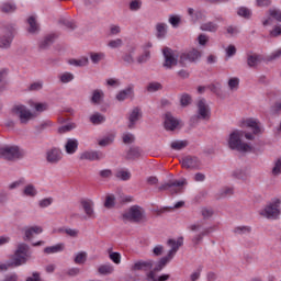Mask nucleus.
<instances>
[{
    "label": "nucleus",
    "instance_id": "f257e3e1",
    "mask_svg": "<svg viewBox=\"0 0 281 281\" xmlns=\"http://www.w3.org/2000/svg\"><path fill=\"white\" fill-rule=\"evenodd\" d=\"M30 260V246L25 243L18 245L14 255L11 260L7 263H0V271H8L9 269H14L15 267H21L27 263Z\"/></svg>",
    "mask_w": 281,
    "mask_h": 281
},
{
    "label": "nucleus",
    "instance_id": "f03ea898",
    "mask_svg": "<svg viewBox=\"0 0 281 281\" xmlns=\"http://www.w3.org/2000/svg\"><path fill=\"white\" fill-rule=\"evenodd\" d=\"M244 131L235 130L229 134L228 137V148L231 150H237L238 153H251L254 148L251 145L243 142Z\"/></svg>",
    "mask_w": 281,
    "mask_h": 281
},
{
    "label": "nucleus",
    "instance_id": "7ed1b4c3",
    "mask_svg": "<svg viewBox=\"0 0 281 281\" xmlns=\"http://www.w3.org/2000/svg\"><path fill=\"white\" fill-rule=\"evenodd\" d=\"M280 204L281 200L276 199L272 203L268 204L265 209L259 211L260 216H265V218L276 221L278 216H280Z\"/></svg>",
    "mask_w": 281,
    "mask_h": 281
},
{
    "label": "nucleus",
    "instance_id": "20e7f679",
    "mask_svg": "<svg viewBox=\"0 0 281 281\" xmlns=\"http://www.w3.org/2000/svg\"><path fill=\"white\" fill-rule=\"evenodd\" d=\"M14 115L19 117L20 124H29L31 120H34L36 117V114L32 112V110L27 109V106L23 104H18L12 109Z\"/></svg>",
    "mask_w": 281,
    "mask_h": 281
},
{
    "label": "nucleus",
    "instance_id": "39448f33",
    "mask_svg": "<svg viewBox=\"0 0 281 281\" xmlns=\"http://www.w3.org/2000/svg\"><path fill=\"white\" fill-rule=\"evenodd\" d=\"M188 184L186 179L169 181L167 183L161 184L158 190L159 192L168 191L170 194H179L183 190V187Z\"/></svg>",
    "mask_w": 281,
    "mask_h": 281
},
{
    "label": "nucleus",
    "instance_id": "423d86ee",
    "mask_svg": "<svg viewBox=\"0 0 281 281\" xmlns=\"http://www.w3.org/2000/svg\"><path fill=\"white\" fill-rule=\"evenodd\" d=\"M245 124L248 128L252 130V134L244 132V136L250 142H254V139H256V136L254 135H262V133H265V130H262V125H260V121L256 119H248L246 120Z\"/></svg>",
    "mask_w": 281,
    "mask_h": 281
},
{
    "label": "nucleus",
    "instance_id": "0eeeda50",
    "mask_svg": "<svg viewBox=\"0 0 281 281\" xmlns=\"http://www.w3.org/2000/svg\"><path fill=\"white\" fill-rule=\"evenodd\" d=\"M0 158L7 159V161H14V159H21V149L19 146H4L0 147Z\"/></svg>",
    "mask_w": 281,
    "mask_h": 281
},
{
    "label": "nucleus",
    "instance_id": "6e6552de",
    "mask_svg": "<svg viewBox=\"0 0 281 281\" xmlns=\"http://www.w3.org/2000/svg\"><path fill=\"white\" fill-rule=\"evenodd\" d=\"M162 54L165 58L162 67H165V69H172V67H177V65H179V55H177L175 50L166 47L164 48Z\"/></svg>",
    "mask_w": 281,
    "mask_h": 281
},
{
    "label": "nucleus",
    "instance_id": "1a4fd4ad",
    "mask_svg": "<svg viewBox=\"0 0 281 281\" xmlns=\"http://www.w3.org/2000/svg\"><path fill=\"white\" fill-rule=\"evenodd\" d=\"M198 111L196 115L192 117V120H204L207 121L212 116V111L210 110V105L205 101V99H201L196 103Z\"/></svg>",
    "mask_w": 281,
    "mask_h": 281
},
{
    "label": "nucleus",
    "instance_id": "9d476101",
    "mask_svg": "<svg viewBox=\"0 0 281 281\" xmlns=\"http://www.w3.org/2000/svg\"><path fill=\"white\" fill-rule=\"evenodd\" d=\"M45 159L50 166H57L63 161V150L58 147H52L46 150Z\"/></svg>",
    "mask_w": 281,
    "mask_h": 281
},
{
    "label": "nucleus",
    "instance_id": "9b49d317",
    "mask_svg": "<svg viewBox=\"0 0 281 281\" xmlns=\"http://www.w3.org/2000/svg\"><path fill=\"white\" fill-rule=\"evenodd\" d=\"M201 58V52L196 48L189 50L188 53H182L180 55L179 63L182 67H186L188 63H196Z\"/></svg>",
    "mask_w": 281,
    "mask_h": 281
},
{
    "label": "nucleus",
    "instance_id": "f8f14e48",
    "mask_svg": "<svg viewBox=\"0 0 281 281\" xmlns=\"http://www.w3.org/2000/svg\"><path fill=\"white\" fill-rule=\"evenodd\" d=\"M123 218L125 221H131V223H139L142 218H144V214L142 213V207L137 205L132 206L127 212L123 214Z\"/></svg>",
    "mask_w": 281,
    "mask_h": 281
},
{
    "label": "nucleus",
    "instance_id": "ddd939ff",
    "mask_svg": "<svg viewBox=\"0 0 281 281\" xmlns=\"http://www.w3.org/2000/svg\"><path fill=\"white\" fill-rule=\"evenodd\" d=\"M182 168L187 170H199L201 168V160L194 156H187L181 160Z\"/></svg>",
    "mask_w": 281,
    "mask_h": 281
},
{
    "label": "nucleus",
    "instance_id": "4468645a",
    "mask_svg": "<svg viewBox=\"0 0 281 281\" xmlns=\"http://www.w3.org/2000/svg\"><path fill=\"white\" fill-rule=\"evenodd\" d=\"M81 161H100L104 159V154L97 150H86L80 154Z\"/></svg>",
    "mask_w": 281,
    "mask_h": 281
},
{
    "label": "nucleus",
    "instance_id": "2eb2a0df",
    "mask_svg": "<svg viewBox=\"0 0 281 281\" xmlns=\"http://www.w3.org/2000/svg\"><path fill=\"white\" fill-rule=\"evenodd\" d=\"M167 245L170 247L167 256L172 259L177 256V251H179L180 247H183V237H179L177 240L168 239Z\"/></svg>",
    "mask_w": 281,
    "mask_h": 281
},
{
    "label": "nucleus",
    "instance_id": "dca6fc26",
    "mask_svg": "<svg viewBox=\"0 0 281 281\" xmlns=\"http://www.w3.org/2000/svg\"><path fill=\"white\" fill-rule=\"evenodd\" d=\"M153 269V261L151 260H139L136 261L132 267L131 271H150Z\"/></svg>",
    "mask_w": 281,
    "mask_h": 281
},
{
    "label": "nucleus",
    "instance_id": "f3484780",
    "mask_svg": "<svg viewBox=\"0 0 281 281\" xmlns=\"http://www.w3.org/2000/svg\"><path fill=\"white\" fill-rule=\"evenodd\" d=\"M179 126V120L172 116L171 113L165 114V128L166 131H175Z\"/></svg>",
    "mask_w": 281,
    "mask_h": 281
},
{
    "label": "nucleus",
    "instance_id": "a211bd4d",
    "mask_svg": "<svg viewBox=\"0 0 281 281\" xmlns=\"http://www.w3.org/2000/svg\"><path fill=\"white\" fill-rule=\"evenodd\" d=\"M93 201L91 200H82L81 206L85 211L87 218H95V211L93 210Z\"/></svg>",
    "mask_w": 281,
    "mask_h": 281
},
{
    "label": "nucleus",
    "instance_id": "6ab92c4d",
    "mask_svg": "<svg viewBox=\"0 0 281 281\" xmlns=\"http://www.w3.org/2000/svg\"><path fill=\"white\" fill-rule=\"evenodd\" d=\"M142 117V110L139 108H134L128 116V128H135V124L139 122Z\"/></svg>",
    "mask_w": 281,
    "mask_h": 281
},
{
    "label": "nucleus",
    "instance_id": "aec40b11",
    "mask_svg": "<svg viewBox=\"0 0 281 281\" xmlns=\"http://www.w3.org/2000/svg\"><path fill=\"white\" fill-rule=\"evenodd\" d=\"M104 101V91L101 89H95L92 91L90 102L91 104H94L95 106L102 104Z\"/></svg>",
    "mask_w": 281,
    "mask_h": 281
},
{
    "label": "nucleus",
    "instance_id": "412c9836",
    "mask_svg": "<svg viewBox=\"0 0 281 281\" xmlns=\"http://www.w3.org/2000/svg\"><path fill=\"white\" fill-rule=\"evenodd\" d=\"M78 139L76 138H68L66 144H65V151L67 155H75V153L78 151Z\"/></svg>",
    "mask_w": 281,
    "mask_h": 281
},
{
    "label": "nucleus",
    "instance_id": "4be33fe9",
    "mask_svg": "<svg viewBox=\"0 0 281 281\" xmlns=\"http://www.w3.org/2000/svg\"><path fill=\"white\" fill-rule=\"evenodd\" d=\"M188 14L193 23H198V21H205V19H207L203 11H194L193 8L188 9Z\"/></svg>",
    "mask_w": 281,
    "mask_h": 281
},
{
    "label": "nucleus",
    "instance_id": "5701e85b",
    "mask_svg": "<svg viewBox=\"0 0 281 281\" xmlns=\"http://www.w3.org/2000/svg\"><path fill=\"white\" fill-rule=\"evenodd\" d=\"M43 234V227L41 226H31L24 231V240H32L34 235Z\"/></svg>",
    "mask_w": 281,
    "mask_h": 281
},
{
    "label": "nucleus",
    "instance_id": "b1692460",
    "mask_svg": "<svg viewBox=\"0 0 281 281\" xmlns=\"http://www.w3.org/2000/svg\"><path fill=\"white\" fill-rule=\"evenodd\" d=\"M12 41H14V34L9 32L8 34L0 37V48L1 49H10L12 45Z\"/></svg>",
    "mask_w": 281,
    "mask_h": 281
},
{
    "label": "nucleus",
    "instance_id": "393cba45",
    "mask_svg": "<svg viewBox=\"0 0 281 281\" xmlns=\"http://www.w3.org/2000/svg\"><path fill=\"white\" fill-rule=\"evenodd\" d=\"M261 60H262V58L258 54H254V53L247 54V65L251 69H256V67H258V65H260Z\"/></svg>",
    "mask_w": 281,
    "mask_h": 281
},
{
    "label": "nucleus",
    "instance_id": "a878e982",
    "mask_svg": "<svg viewBox=\"0 0 281 281\" xmlns=\"http://www.w3.org/2000/svg\"><path fill=\"white\" fill-rule=\"evenodd\" d=\"M136 47L132 46L128 48V50L126 53L123 54L122 56V60L124 63H126V65H134L135 64V52H136Z\"/></svg>",
    "mask_w": 281,
    "mask_h": 281
},
{
    "label": "nucleus",
    "instance_id": "bb28decb",
    "mask_svg": "<svg viewBox=\"0 0 281 281\" xmlns=\"http://www.w3.org/2000/svg\"><path fill=\"white\" fill-rule=\"evenodd\" d=\"M131 95H133V86H130V87L125 88L124 90H121L116 94V100L119 102H124V100H128V98H131Z\"/></svg>",
    "mask_w": 281,
    "mask_h": 281
},
{
    "label": "nucleus",
    "instance_id": "cd10ccee",
    "mask_svg": "<svg viewBox=\"0 0 281 281\" xmlns=\"http://www.w3.org/2000/svg\"><path fill=\"white\" fill-rule=\"evenodd\" d=\"M56 40V35L50 34L45 36L41 42H40V49H48L54 45V41Z\"/></svg>",
    "mask_w": 281,
    "mask_h": 281
},
{
    "label": "nucleus",
    "instance_id": "c85d7f7f",
    "mask_svg": "<svg viewBox=\"0 0 281 281\" xmlns=\"http://www.w3.org/2000/svg\"><path fill=\"white\" fill-rule=\"evenodd\" d=\"M68 65L72 67H87L89 65V57L71 58L68 60Z\"/></svg>",
    "mask_w": 281,
    "mask_h": 281
},
{
    "label": "nucleus",
    "instance_id": "c756f323",
    "mask_svg": "<svg viewBox=\"0 0 281 281\" xmlns=\"http://www.w3.org/2000/svg\"><path fill=\"white\" fill-rule=\"evenodd\" d=\"M211 229L210 228H204L201 233L194 235L191 239V243L196 247L198 245H201L203 243L204 236H207L210 234Z\"/></svg>",
    "mask_w": 281,
    "mask_h": 281
},
{
    "label": "nucleus",
    "instance_id": "7c9ffc66",
    "mask_svg": "<svg viewBox=\"0 0 281 281\" xmlns=\"http://www.w3.org/2000/svg\"><path fill=\"white\" fill-rule=\"evenodd\" d=\"M166 34H168V24L157 23L156 24V36H157V38H166Z\"/></svg>",
    "mask_w": 281,
    "mask_h": 281
},
{
    "label": "nucleus",
    "instance_id": "2f4dec72",
    "mask_svg": "<svg viewBox=\"0 0 281 281\" xmlns=\"http://www.w3.org/2000/svg\"><path fill=\"white\" fill-rule=\"evenodd\" d=\"M65 251V244H56L55 246H49L44 248V254H60Z\"/></svg>",
    "mask_w": 281,
    "mask_h": 281
},
{
    "label": "nucleus",
    "instance_id": "473e14b6",
    "mask_svg": "<svg viewBox=\"0 0 281 281\" xmlns=\"http://www.w3.org/2000/svg\"><path fill=\"white\" fill-rule=\"evenodd\" d=\"M200 30L202 32H218V24L214 23V22H206L201 24Z\"/></svg>",
    "mask_w": 281,
    "mask_h": 281
},
{
    "label": "nucleus",
    "instance_id": "72a5a7b5",
    "mask_svg": "<svg viewBox=\"0 0 281 281\" xmlns=\"http://www.w3.org/2000/svg\"><path fill=\"white\" fill-rule=\"evenodd\" d=\"M113 271H115V268H113V266L110 263L101 265L98 268V272L100 273V276H111Z\"/></svg>",
    "mask_w": 281,
    "mask_h": 281
},
{
    "label": "nucleus",
    "instance_id": "f704fd0d",
    "mask_svg": "<svg viewBox=\"0 0 281 281\" xmlns=\"http://www.w3.org/2000/svg\"><path fill=\"white\" fill-rule=\"evenodd\" d=\"M58 233L66 234L67 236H70V238H78V234H80V232L78 229L69 228V227L58 228Z\"/></svg>",
    "mask_w": 281,
    "mask_h": 281
},
{
    "label": "nucleus",
    "instance_id": "c9c22d12",
    "mask_svg": "<svg viewBox=\"0 0 281 281\" xmlns=\"http://www.w3.org/2000/svg\"><path fill=\"white\" fill-rule=\"evenodd\" d=\"M115 177L120 181H131L132 173L128 170L120 169L115 172Z\"/></svg>",
    "mask_w": 281,
    "mask_h": 281
},
{
    "label": "nucleus",
    "instance_id": "e433bc0d",
    "mask_svg": "<svg viewBox=\"0 0 281 281\" xmlns=\"http://www.w3.org/2000/svg\"><path fill=\"white\" fill-rule=\"evenodd\" d=\"M148 60H150V49H144L143 54H140L137 58H136V63L138 65H144L146 63H148Z\"/></svg>",
    "mask_w": 281,
    "mask_h": 281
},
{
    "label": "nucleus",
    "instance_id": "4c0bfd02",
    "mask_svg": "<svg viewBox=\"0 0 281 281\" xmlns=\"http://www.w3.org/2000/svg\"><path fill=\"white\" fill-rule=\"evenodd\" d=\"M27 23L30 25L29 27L30 34H36V32L38 31V23L36 22V18H34L33 15L30 16L27 19Z\"/></svg>",
    "mask_w": 281,
    "mask_h": 281
},
{
    "label": "nucleus",
    "instance_id": "58836bf2",
    "mask_svg": "<svg viewBox=\"0 0 281 281\" xmlns=\"http://www.w3.org/2000/svg\"><path fill=\"white\" fill-rule=\"evenodd\" d=\"M234 234H237V236H247L248 234H251V227L250 226H237L234 228Z\"/></svg>",
    "mask_w": 281,
    "mask_h": 281
},
{
    "label": "nucleus",
    "instance_id": "ea45409f",
    "mask_svg": "<svg viewBox=\"0 0 281 281\" xmlns=\"http://www.w3.org/2000/svg\"><path fill=\"white\" fill-rule=\"evenodd\" d=\"M59 23L61 25H65V27H67V30H76L77 25H76V21L69 19V18H61L59 20Z\"/></svg>",
    "mask_w": 281,
    "mask_h": 281
},
{
    "label": "nucleus",
    "instance_id": "a19ab883",
    "mask_svg": "<svg viewBox=\"0 0 281 281\" xmlns=\"http://www.w3.org/2000/svg\"><path fill=\"white\" fill-rule=\"evenodd\" d=\"M90 122L92 124H104L106 122V117L102 115L101 113H94L90 116Z\"/></svg>",
    "mask_w": 281,
    "mask_h": 281
},
{
    "label": "nucleus",
    "instance_id": "79ce46f5",
    "mask_svg": "<svg viewBox=\"0 0 281 281\" xmlns=\"http://www.w3.org/2000/svg\"><path fill=\"white\" fill-rule=\"evenodd\" d=\"M75 265H85L87 262V251H79L75 255Z\"/></svg>",
    "mask_w": 281,
    "mask_h": 281
},
{
    "label": "nucleus",
    "instance_id": "37998d69",
    "mask_svg": "<svg viewBox=\"0 0 281 281\" xmlns=\"http://www.w3.org/2000/svg\"><path fill=\"white\" fill-rule=\"evenodd\" d=\"M170 260H172V257H169L168 255L166 257H162L157 266L154 268V271H161V269H164L166 267V265H168V262H170Z\"/></svg>",
    "mask_w": 281,
    "mask_h": 281
},
{
    "label": "nucleus",
    "instance_id": "c03bdc74",
    "mask_svg": "<svg viewBox=\"0 0 281 281\" xmlns=\"http://www.w3.org/2000/svg\"><path fill=\"white\" fill-rule=\"evenodd\" d=\"M23 193L25 194V196L34 198L38 194V191L36 190V187H34V184H27L24 188Z\"/></svg>",
    "mask_w": 281,
    "mask_h": 281
},
{
    "label": "nucleus",
    "instance_id": "a18cd8bd",
    "mask_svg": "<svg viewBox=\"0 0 281 281\" xmlns=\"http://www.w3.org/2000/svg\"><path fill=\"white\" fill-rule=\"evenodd\" d=\"M170 146L172 150H183L188 146V140H173Z\"/></svg>",
    "mask_w": 281,
    "mask_h": 281
},
{
    "label": "nucleus",
    "instance_id": "49530a36",
    "mask_svg": "<svg viewBox=\"0 0 281 281\" xmlns=\"http://www.w3.org/2000/svg\"><path fill=\"white\" fill-rule=\"evenodd\" d=\"M104 53H90V60L93 65H98L101 60H104Z\"/></svg>",
    "mask_w": 281,
    "mask_h": 281
},
{
    "label": "nucleus",
    "instance_id": "de8ad7c7",
    "mask_svg": "<svg viewBox=\"0 0 281 281\" xmlns=\"http://www.w3.org/2000/svg\"><path fill=\"white\" fill-rule=\"evenodd\" d=\"M164 89V86L157 81L149 82L147 86V91L149 93H155V91H161Z\"/></svg>",
    "mask_w": 281,
    "mask_h": 281
},
{
    "label": "nucleus",
    "instance_id": "09e8293b",
    "mask_svg": "<svg viewBox=\"0 0 281 281\" xmlns=\"http://www.w3.org/2000/svg\"><path fill=\"white\" fill-rule=\"evenodd\" d=\"M240 85V79L238 77H233L228 80V88L231 91H238Z\"/></svg>",
    "mask_w": 281,
    "mask_h": 281
},
{
    "label": "nucleus",
    "instance_id": "8fccbe9b",
    "mask_svg": "<svg viewBox=\"0 0 281 281\" xmlns=\"http://www.w3.org/2000/svg\"><path fill=\"white\" fill-rule=\"evenodd\" d=\"M1 10L5 13L16 12V4L14 2H5L2 4Z\"/></svg>",
    "mask_w": 281,
    "mask_h": 281
},
{
    "label": "nucleus",
    "instance_id": "3c124183",
    "mask_svg": "<svg viewBox=\"0 0 281 281\" xmlns=\"http://www.w3.org/2000/svg\"><path fill=\"white\" fill-rule=\"evenodd\" d=\"M123 45L124 41H122V38L111 40L108 43V47H110V49H120V47H122Z\"/></svg>",
    "mask_w": 281,
    "mask_h": 281
},
{
    "label": "nucleus",
    "instance_id": "603ef678",
    "mask_svg": "<svg viewBox=\"0 0 281 281\" xmlns=\"http://www.w3.org/2000/svg\"><path fill=\"white\" fill-rule=\"evenodd\" d=\"M76 78L74 74L71 72H64L59 75V80L63 82V85H67L68 82H71Z\"/></svg>",
    "mask_w": 281,
    "mask_h": 281
},
{
    "label": "nucleus",
    "instance_id": "864d4df0",
    "mask_svg": "<svg viewBox=\"0 0 281 281\" xmlns=\"http://www.w3.org/2000/svg\"><path fill=\"white\" fill-rule=\"evenodd\" d=\"M238 16H243V19H251V10L246 7H241L237 10Z\"/></svg>",
    "mask_w": 281,
    "mask_h": 281
},
{
    "label": "nucleus",
    "instance_id": "5fc2aeb1",
    "mask_svg": "<svg viewBox=\"0 0 281 281\" xmlns=\"http://www.w3.org/2000/svg\"><path fill=\"white\" fill-rule=\"evenodd\" d=\"M115 142V135L111 134L105 136L103 139L99 142V146H111V144Z\"/></svg>",
    "mask_w": 281,
    "mask_h": 281
},
{
    "label": "nucleus",
    "instance_id": "6e6d98bb",
    "mask_svg": "<svg viewBox=\"0 0 281 281\" xmlns=\"http://www.w3.org/2000/svg\"><path fill=\"white\" fill-rule=\"evenodd\" d=\"M192 103V97L188 93H183L180 95V104L181 106H188Z\"/></svg>",
    "mask_w": 281,
    "mask_h": 281
},
{
    "label": "nucleus",
    "instance_id": "4d7b16f0",
    "mask_svg": "<svg viewBox=\"0 0 281 281\" xmlns=\"http://www.w3.org/2000/svg\"><path fill=\"white\" fill-rule=\"evenodd\" d=\"M115 206V195H106L105 202H104V207L108 210H111V207Z\"/></svg>",
    "mask_w": 281,
    "mask_h": 281
},
{
    "label": "nucleus",
    "instance_id": "13d9d810",
    "mask_svg": "<svg viewBox=\"0 0 281 281\" xmlns=\"http://www.w3.org/2000/svg\"><path fill=\"white\" fill-rule=\"evenodd\" d=\"M269 15L281 23V10L280 9H269Z\"/></svg>",
    "mask_w": 281,
    "mask_h": 281
},
{
    "label": "nucleus",
    "instance_id": "bf43d9fd",
    "mask_svg": "<svg viewBox=\"0 0 281 281\" xmlns=\"http://www.w3.org/2000/svg\"><path fill=\"white\" fill-rule=\"evenodd\" d=\"M130 10L132 12H137L138 10H142V1L140 0H133L130 2Z\"/></svg>",
    "mask_w": 281,
    "mask_h": 281
},
{
    "label": "nucleus",
    "instance_id": "052dcab7",
    "mask_svg": "<svg viewBox=\"0 0 281 281\" xmlns=\"http://www.w3.org/2000/svg\"><path fill=\"white\" fill-rule=\"evenodd\" d=\"M109 258L114 265H120V262H122V255L120 252H110Z\"/></svg>",
    "mask_w": 281,
    "mask_h": 281
},
{
    "label": "nucleus",
    "instance_id": "680f3d73",
    "mask_svg": "<svg viewBox=\"0 0 281 281\" xmlns=\"http://www.w3.org/2000/svg\"><path fill=\"white\" fill-rule=\"evenodd\" d=\"M32 106L37 111V113H43L44 111H47L48 105L47 103H33Z\"/></svg>",
    "mask_w": 281,
    "mask_h": 281
},
{
    "label": "nucleus",
    "instance_id": "e2e57ef3",
    "mask_svg": "<svg viewBox=\"0 0 281 281\" xmlns=\"http://www.w3.org/2000/svg\"><path fill=\"white\" fill-rule=\"evenodd\" d=\"M99 177H101V179H111L113 171L111 169H103L99 171Z\"/></svg>",
    "mask_w": 281,
    "mask_h": 281
},
{
    "label": "nucleus",
    "instance_id": "0e129e2a",
    "mask_svg": "<svg viewBox=\"0 0 281 281\" xmlns=\"http://www.w3.org/2000/svg\"><path fill=\"white\" fill-rule=\"evenodd\" d=\"M54 203V199L52 198H45L38 202L40 207H49Z\"/></svg>",
    "mask_w": 281,
    "mask_h": 281
},
{
    "label": "nucleus",
    "instance_id": "69168bd1",
    "mask_svg": "<svg viewBox=\"0 0 281 281\" xmlns=\"http://www.w3.org/2000/svg\"><path fill=\"white\" fill-rule=\"evenodd\" d=\"M272 175L278 177V175H281V159H278L274 162V167L272 168Z\"/></svg>",
    "mask_w": 281,
    "mask_h": 281
},
{
    "label": "nucleus",
    "instance_id": "338daca9",
    "mask_svg": "<svg viewBox=\"0 0 281 281\" xmlns=\"http://www.w3.org/2000/svg\"><path fill=\"white\" fill-rule=\"evenodd\" d=\"M41 89H43V81H37L30 86L29 91H41Z\"/></svg>",
    "mask_w": 281,
    "mask_h": 281
},
{
    "label": "nucleus",
    "instance_id": "774afa93",
    "mask_svg": "<svg viewBox=\"0 0 281 281\" xmlns=\"http://www.w3.org/2000/svg\"><path fill=\"white\" fill-rule=\"evenodd\" d=\"M279 58H281V48L274 50L268 56V60H278Z\"/></svg>",
    "mask_w": 281,
    "mask_h": 281
}]
</instances>
